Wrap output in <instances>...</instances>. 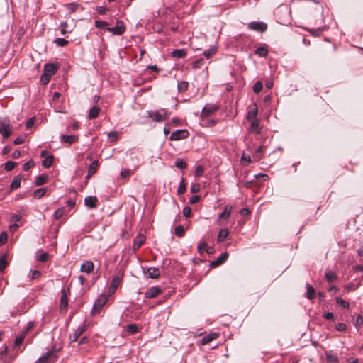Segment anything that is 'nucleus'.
Here are the masks:
<instances>
[{"mask_svg":"<svg viewBox=\"0 0 363 363\" xmlns=\"http://www.w3.org/2000/svg\"><path fill=\"white\" fill-rule=\"evenodd\" d=\"M65 211V209L64 208H60L57 209L54 213L55 219H56V220L60 219L63 216Z\"/></svg>","mask_w":363,"mask_h":363,"instance_id":"nucleus-44","label":"nucleus"},{"mask_svg":"<svg viewBox=\"0 0 363 363\" xmlns=\"http://www.w3.org/2000/svg\"><path fill=\"white\" fill-rule=\"evenodd\" d=\"M62 296L60 298V309L61 312H66L68 308V298L67 294L69 293V289H62Z\"/></svg>","mask_w":363,"mask_h":363,"instance_id":"nucleus-4","label":"nucleus"},{"mask_svg":"<svg viewBox=\"0 0 363 363\" xmlns=\"http://www.w3.org/2000/svg\"><path fill=\"white\" fill-rule=\"evenodd\" d=\"M108 138L110 139V140L111 142H115L118 139V133L116 132V131H112V132H110L108 134Z\"/></svg>","mask_w":363,"mask_h":363,"instance_id":"nucleus-53","label":"nucleus"},{"mask_svg":"<svg viewBox=\"0 0 363 363\" xmlns=\"http://www.w3.org/2000/svg\"><path fill=\"white\" fill-rule=\"evenodd\" d=\"M101 109L97 106H92V118L97 117L100 113Z\"/></svg>","mask_w":363,"mask_h":363,"instance_id":"nucleus-60","label":"nucleus"},{"mask_svg":"<svg viewBox=\"0 0 363 363\" xmlns=\"http://www.w3.org/2000/svg\"><path fill=\"white\" fill-rule=\"evenodd\" d=\"M60 27H61V33L62 35H65L67 33H69L72 32V29L70 30H68L67 29V23L66 21H63L60 23Z\"/></svg>","mask_w":363,"mask_h":363,"instance_id":"nucleus-40","label":"nucleus"},{"mask_svg":"<svg viewBox=\"0 0 363 363\" xmlns=\"http://www.w3.org/2000/svg\"><path fill=\"white\" fill-rule=\"evenodd\" d=\"M175 167H177L179 169H184L186 168V163L182 159L176 160L174 162Z\"/></svg>","mask_w":363,"mask_h":363,"instance_id":"nucleus-35","label":"nucleus"},{"mask_svg":"<svg viewBox=\"0 0 363 363\" xmlns=\"http://www.w3.org/2000/svg\"><path fill=\"white\" fill-rule=\"evenodd\" d=\"M78 4H70L67 6V9L70 13H73L79 9Z\"/></svg>","mask_w":363,"mask_h":363,"instance_id":"nucleus-59","label":"nucleus"},{"mask_svg":"<svg viewBox=\"0 0 363 363\" xmlns=\"http://www.w3.org/2000/svg\"><path fill=\"white\" fill-rule=\"evenodd\" d=\"M306 289H307V291H306V297L307 298L310 299V300H313L315 297V289L311 286L310 284H306Z\"/></svg>","mask_w":363,"mask_h":363,"instance_id":"nucleus-21","label":"nucleus"},{"mask_svg":"<svg viewBox=\"0 0 363 363\" xmlns=\"http://www.w3.org/2000/svg\"><path fill=\"white\" fill-rule=\"evenodd\" d=\"M34 327V323L33 322H29L27 324V326L26 327L25 330H23V333L26 335V334Z\"/></svg>","mask_w":363,"mask_h":363,"instance_id":"nucleus-61","label":"nucleus"},{"mask_svg":"<svg viewBox=\"0 0 363 363\" xmlns=\"http://www.w3.org/2000/svg\"><path fill=\"white\" fill-rule=\"evenodd\" d=\"M259 119L251 120V125H250L251 131H253L257 133H259L260 130L259 129Z\"/></svg>","mask_w":363,"mask_h":363,"instance_id":"nucleus-25","label":"nucleus"},{"mask_svg":"<svg viewBox=\"0 0 363 363\" xmlns=\"http://www.w3.org/2000/svg\"><path fill=\"white\" fill-rule=\"evenodd\" d=\"M148 277L152 279H157L160 277V272L158 268L150 267L147 269Z\"/></svg>","mask_w":363,"mask_h":363,"instance_id":"nucleus-16","label":"nucleus"},{"mask_svg":"<svg viewBox=\"0 0 363 363\" xmlns=\"http://www.w3.org/2000/svg\"><path fill=\"white\" fill-rule=\"evenodd\" d=\"M21 182V177H16L10 185L11 191L17 189L18 187H20Z\"/></svg>","mask_w":363,"mask_h":363,"instance_id":"nucleus-24","label":"nucleus"},{"mask_svg":"<svg viewBox=\"0 0 363 363\" xmlns=\"http://www.w3.org/2000/svg\"><path fill=\"white\" fill-rule=\"evenodd\" d=\"M336 303L339 304L340 306H342L344 308H348L350 306V303L348 301L343 300L340 297H336L335 298Z\"/></svg>","mask_w":363,"mask_h":363,"instance_id":"nucleus-36","label":"nucleus"},{"mask_svg":"<svg viewBox=\"0 0 363 363\" xmlns=\"http://www.w3.org/2000/svg\"><path fill=\"white\" fill-rule=\"evenodd\" d=\"M216 47L211 46L208 50L204 52L203 55L207 59H210L216 52Z\"/></svg>","mask_w":363,"mask_h":363,"instance_id":"nucleus-33","label":"nucleus"},{"mask_svg":"<svg viewBox=\"0 0 363 363\" xmlns=\"http://www.w3.org/2000/svg\"><path fill=\"white\" fill-rule=\"evenodd\" d=\"M231 209H232L231 206H225L223 211L219 214L218 218L219 219H222V218L228 219L230 216Z\"/></svg>","mask_w":363,"mask_h":363,"instance_id":"nucleus-23","label":"nucleus"},{"mask_svg":"<svg viewBox=\"0 0 363 363\" xmlns=\"http://www.w3.org/2000/svg\"><path fill=\"white\" fill-rule=\"evenodd\" d=\"M80 269L82 272H86L87 274H90L91 273V262L87 261L86 263L83 264L81 266Z\"/></svg>","mask_w":363,"mask_h":363,"instance_id":"nucleus-37","label":"nucleus"},{"mask_svg":"<svg viewBox=\"0 0 363 363\" xmlns=\"http://www.w3.org/2000/svg\"><path fill=\"white\" fill-rule=\"evenodd\" d=\"M207 244L204 241H200L198 246H197V250L199 254H202L206 250Z\"/></svg>","mask_w":363,"mask_h":363,"instance_id":"nucleus-38","label":"nucleus"},{"mask_svg":"<svg viewBox=\"0 0 363 363\" xmlns=\"http://www.w3.org/2000/svg\"><path fill=\"white\" fill-rule=\"evenodd\" d=\"M248 28L250 30L264 32L267 28V25L263 22L253 21L248 24Z\"/></svg>","mask_w":363,"mask_h":363,"instance_id":"nucleus-7","label":"nucleus"},{"mask_svg":"<svg viewBox=\"0 0 363 363\" xmlns=\"http://www.w3.org/2000/svg\"><path fill=\"white\" fill-rule=\"evenodd\" d=\"M30 272H31V276H30L31 280L38 279L41 276V272L39 270H35V269L31 270Z\"/></svg>","mask_w":363,"mask_h":363,"instance_id":"nucleus-54","label":"nucleus"},{"mask_svg":"<svg viewBox=\"0 0 363 363\" xmlns=\"http://www.w3.org/2000/svg\"><path fill=\"white\" fill-rule=\"evenodd\" d=\"M35 123V118H30L26 124V128H30Z\"/></svg>","mask_w":363,"mask_h":363,"instance_id":"nucleus-64","label":"nucleus"},{"mask_svg":"<svg viewBox=\"0 0 363 363\" xmlns=\"http://www.w3.org/2000/svg\"><path fill=\"white\" fill-rule=\"evenodd\" d=\"M255 54L260 57H266L268 55V50L264 46H260L255 50Z\"/></svg>","mask_w":363,"mask_h":363,"instance_id":"nucleus-30","label":"nucleus"},{"mask_svg":"<svg viewBox=\"0 0 363 363\" xmlns=\"http://www.w3.org/2000/svg\"><path fill=\"white\" fill-rule=\"evenodd\" d=\"M353 323L357 328L361 327L363 324V317L358 314L356 316H353Z\"/></svg>","mask_w":363,"mask_h":363,"instance_id":"nucleus-27","label":"nucleus"},{"mask_svg":"<svg viewBox=\"0 0 363 363\" xmlns=\"http://www.w3.org/2000/svg\"><path fill=\"white\" fill-rule=\"evenodd\" d=\"M325 277L326 280L330 283L335 281L337 279V274L334 272L329 269L325 271Z\"/></svg>","mask_w":363,"mask_h":363,"instance_id":"nucleus-18","label":"nucleus"},{"mask_svg":"<svg viewBox=\"0 0 363 363\" xmlns=\"http://www.w3.org/2000/svg\"><path fill=\"white\" fill-rule=\"evenodd\" d=\"M53 160H54V157L53 155H49L48 157H46L42 162V165L45 167V168H49L52 162H53Z\"/></svg>","mask_w":363,"mask_h":363,"instance_id":"nucleus-28","label":"nucleus"},{"mask_svg":"<svg viewBox=\"0 0 363 363\" xmlns=\"http://www.w3.org/2000/svg\"><path fill=\"white\" fill-rule=\"evenodd\" d=\"M6 255L4 254L0 257V272H3L7 267Z\"/></svg>","mask_w":363,"mask_h":363,"instance_id":"nucleus-34","label":"nucleus"},{"mask_svg":"<svg viewBox=\"0 0 363 363\" xmlns=\"http://www.w3.org/2000/svg\"><path fill=\"white\" fill-rule=\"evenodd\" d=\"M228 257V253L224 252L220 255V256L217 258V259L212 262L213 265H219L223 264Z\"/></svg>","mask_w":363,"mask_h":363,"instance_id":"nucleus-19","label":"nucleus"},{"mask_svg":"<svg viewBox=\"0 0 363 363\" xmlns=\"http://www.w3.org/2000/svg\"><path fill=\"white\" fill-rule=\"evenodd\" d=\"M84 331V328L79 327L77 330H74V332L69 335V340L72 342H76L77 339L81 335H82L83 332Z\"/></svg>","mask_w":363,"mask_h":363,"instance_id":"nucleus-13","label":"nucleus"},{"mask_svg":"<svg viewBox=\"0 0 363 363\" xmlns=\"http://www.w3.org/2000/svg\"><path fill=\"white\" fill-rule=\"evenodd\" d=\"M189 84L187 82L182 81L178 83L177 89L179 92H184L187 90Z\"/></svg>","mask_w":363,"mask_h":363,"instance_id":"nucleus-32","label":"nucleus"},{"mask_svg":"<svg viewBox=\"0 0 363 363\" xmlns=\"http://www.w3.org/2000/svg\"><path fill=\"white\" fill-rule=\"evenodd\" d=\"M48 254L43 253L38 257L37 259L40 262H46L48 260Z\"/></svg>","mask_w":363,"mask_h":363,"instance_id":"nucleus-62","label":"nucleus"},{"mask_svg":"<svg viewBox=\"0 0 363 363\" xmlns=\"http://www.w3.org/2000/svg\"><path fill=\"white\" fill-rule=\"evenodd\" d=\"M78 138L77 135H62L61 136V140L62 142L68 143V144H72L75 143L77 140Z\"/></svg>","mask_w":363,"mask_h":363,"instance_id":"nucleus-15","label":"nucleus"},{"mask_svg":"<svg viewBox=\"0 0 363 363\" xmlns=\"http://www.w3.org/2000/svg\"><path fill=\"white\" fill-rule=\"evenodd\" d=\"M145 238L144 236L138 235L134 239L133 249L138 250L145 242Z\"/></svg>","mask_w":363,"mask_h":363,"instance_id":"nucleus-17","label":"nucleus"},{"mask_svg":"<svg viewBox=\"0 0 363 363\" xmlns=\"http://www.w3.org/2000/svg\"><path fill=\"white\" fill-rule=\"evenodd\" d=\"M8 235L6 232L4 231L0 234V245H4L7 242Z\"/></svg>","mask_w":363,"mask_h":363,"instance_id":"nucleus-48","label":"nucleus"},{"mask_svg":"<svg viewBox=\"0 0 363 363\" xmlns=\"http://www.w3.org/2000/svg\"><path fill=\"white\" fill-rule=\"evenodd\" d=\"M218 109V106L215 104H207L203 108L201 115L203 116H208L216 112Z\"/></svg>","mask_w":363,"mask_h":363,"instance_id":"nucleus-9","label":"nucleus"},{"mask_svg":"<svg viewBox=\"0 0 363 363\" xmlns=\"http://www.w3.org/2000/svg\"><path fill=\"white\" fill-rule=\"evenodd\" d=\"M57 66L55 64H46L44 66V73L52 77L57 70Z\"/></svg>","mask_w":363,"mask_h":363,"instance_id":"nucleus-11","label":"nucleus"},{"mask_svg":"<svg viewBox=\"0 0 363 363\" xmlns=\"http://www.w3.org/2000/svg\"><path fill=\"white\" fill-rule=\"evenodd\" d=\"M52 77L43 72L40 77V81L43 84H47Z\"/></svg>","mask_w":363,"mask_h":363,"instance_id":"nucleus-49","label":"nucleus"},{"mask_svg":"<svg viewBox=\"0 0 363 363\" xmlns=\"http://www.w3.org/2000/svg\"><path fill=\"white\" fill-rule=\"evenodd\" d=\"M325 358L328 363H337L339 359L336 354L329 352H325Z\"/></svg>","mask_w":363,"mask_h":363,"instance_id":"nucleus-22","label":"nucleus"},{"mask_svg":"<svg viewBox=\"0 0 363 363\" xmlns=\"http://www.w3.org/2000/svg\"><path fill=\"white\" fill-rule=\"evenodd\" d=\"M174 233L178 237H182L184 234V228L182 225H178L174 228Z\"/></svg>","mask_w":363,"mask_h":363,"instance_id":"nucleus-39","label":"nucleus"},{"mask_svg":"<svg viewBox=\"0 0 363 363\" xmlns=\"http://www.w3.org/2000/svg\"><path fill=\"white\" fill-rule=\"evenodd\" d=\"M262 83L260 81H257L253 85V91L256 94L260 92L262 89Z\"/></svg>","mask_w":363,"mask_h":363,"instance_id":"nucleus-43","label":"nucleus"},{"mask_svg":"<svg viewBox=\"0 0 363 363\" xmlns=\"http://www.w3.org/2000/svg\"><path fill=\"white\" fill-rule=\"evenodd\" d=\"M218 337V334L216 333H210L207 335H205L201 339V343L202 345H207L211 341L216 340Z\"/></svg>","mask_w":363,"mask_h":363,"instance_id":"nucleus-14","label":"nucleus"},{"mask_svg":"<svg viewBox=\"0 0 363 363\" xmlns=\"http://www.w3.org/2000/svg\"><path fill=\"white\" fill-rule=\"evenodd\" d=\"M191 213V208L190 207L186 206L184 208V209H183L184 216H185L186 218H189V217H190Z\"/></svg>","mask_w":363,"mask_h":363,"instance_id":"nucleus-58","label":"nucleus"},{"mask_svg":"<svg viewBox=\"0 0 363 363\" xmlns=\"http://www.w3.org/2000/svg\"><path fill=\"white\" fill-rule=\"evenodd\" d=\"M108 300V294H100L92 306V315L99 313L101 311L102 308L107 303Z\"/></svg>","mask_w":363,"mask_h":363,"instance_id":"nucleus-2","label":"nucleus"},{"mask_svg":"<svg viewBox=\"0 0 363 363\" xmlns=\"http://www.w3.org/2000/svg\"><path fill=\"white\" fill-rule=\"evenodd\" d=\"M45 192H46L45 188H40V189L35 190L33 192V196L35 199H40L45 195Z\"/></svg>","mask_w":363,"mask_h":363,"instance_id":"nucleus-31","label":"nucleus"},{"mask_svg":"<svg viewBox=\"0 0 363 363\" xmlns=\"http://www.w3.org/2000/svg\"><path fill=\"white\" fill-rule=\"evenodd\" d=\"M16 163L13 161H8L4 164V169L11 171L16 167Z\"/></svg>","mask_w":363,"mask_h":363,"instance_id":"nucleus-42","label":"nucleus"},{"mask_svg":"<svg viewBox=\"0 0 363 363\" xmlns=\"http://www.w3.org/2000/svg\"><path fill=\"white\" fill-rule=\"evenodd\" d=\"M188 135L189 133L186 130H177L171 134L169 139L171 140H179L187 138Z\"/></svg>","mask_w":363,"mask_h":363,"instance_id":"nucleus-8","label":"nucleus"},{"mask_svg":"<svg viewBox=\"0 0 363 363\" xmlns=\"http://www.w3.org/2000/svg\"><path fill=\"white\" fill-rule=\"evenodd\" d=\"M35 165V162L33 160H30L23 164V169L24 171H28Z\"/></svg>","mask_w":363,"mask_h":363,"instance_id":"nucleus-55","label":"nucleus"},{"mask_svg":"<svg viewBox=\"0 0 363 363\" xmlns=\"http://www.w3.org/2000/svg\"><path fill=\"white\" fill-rule=\"evenodd\" d=\"M25 337L26 335H24L23 333L21 335L16 337L14 341L15 346H19L20 345H21L24 340Z\"/></svg>","mask_w":363,"mask_h":363,"instance_id":"nucleus-46","label":"nucleus"},{"mask_svg":"<svg viewBox=\"0 0 363 363\" xmlns=\"http://www.w3.org/2000/svg\"><path fill=\"white\" fill-rule=\"evenodd\" d=\"M48 176L46 174H41L38 176L35 179V184L36 186H42L47 183Z\"/></svg>","mask_w":363,"mask_h":363,"instance_id":"nucleus-20","label":"nucleus"},{"mask_svg":"<svg viewBox=\"0 0 363 363\" xmlns=\"http://www.w3.org/2000/svg\"><path fill=\"white\" fill-rule=\"evenodd\" d=\"M120 174L122 178H128L132 174V172L130 169H124L121 171Z\"/></svg>","mask_w":363,"mask_h":363,"instance_id":"nucleus-50","label":"nucleus"},{"mask_svg":"<svg viewBox=\"0 0 363 363\" xmlns=\"http://www.w3.org/2000/svg\"><path fill=\"white\" fill-rule=\"evenodd\" d=\"M107 30L113 33L114 35H121L125 30V27L122 21H118L114 27L107 28Z\"/></svg>","mask_w":363,"mask_h":363,"instance_id":"nucleus-6","label":"nucleus"},{"mask_svg":"<svg viewBox=\"0 0 363 363\" xmlns=\"http://www.w3.org/2000/svg\"><path fill=\"white\" fill-rule=\"evenodd\" d=\"M228 235V230L226 229H221L219 232H218V242H222L225 240V239L227 238Z\"/></svg>","mask_w":363,"mask_h":363,"instance_id":"nucleus-29","label":"nucleus"},{"mask_svg":"<svg viewBox=\"0 0 363 363\" xmlns=\"http://www.w3.org/2000/svg\"><path fill=\"white\" fill-rule=\"evenodd\" d=\"M95 26L99 28H103V29H106L107 30V26H108V23L106 21H95Z\"/></svg>","mask_w":363,"mask_h":363,"instance_id":"nucleus-47","label":"nucleus"},{"mask_svg":"<svg viewBox=\"0 0 363 363\" xmlns=\"http://www.w3.org/2000/svg\"><path fill=\"white\" fill-rule=\"evenodd\" d=\"M203 173V167L202 166H198L195 171V174L197 177H200Z\"/></svg>","mask_w":363,"mask_h":363,"instance_id":"nucleus-63","label":"nucleus"},{"mask_svg":"<svg viewBox=\"0 0 363 363\" xmlns=\"http://www.w3.org/2000/svg\"><path fill=\"white\" fill-rule=\"evenodd\" d=\"M257 113H258L257 105L256 104H254L253 108H250L247 112V120L251 121V120L257 119Z\"/></svg>","mask_w":363,"mask_h":363,"instance_id":"nucleus-12","label":"nucleus"},{"mask_svg":"<svg viewBox=\"0 0 363 363\" xmlns=\"http://www.w3.org/2000/svg\"><path fill=\"white\" fill-rule=\"evenodd\" d=\"M190 191L192 194L199 192L200 191V184L198 183L192 184L191 186Z\"/></svg>","mask_w":363,"mask_h":363,"instance_id":"nucleus-51","label":"nucleus"},{"mask_svg":"<svg viewBox=\"0 0 363 363\" xmlns=\"http://www.w3.org/2000/svg\"><path fill=\"white\" fill-rule=\"evenodd\" d=\"M127 331L132 334H134V333H137L138 327L135 324H130L128 325Z\"/></svg>","mask_w":363,"mask_h":363,"instance_id":"nucleus-52","label":"nucleus"},{"mask_svg":"<svg viewBox=\"0 0 363 363\" xmlns=\"http://www.w3.org/2000/svg\"><path fill=\"white\" fill-rule=\"evenodd\" d=\"M172 56L175 58H181L186 56V52L183 49H176L172 52Z\"/></svg>","mask_w":363,"mask_h":363,"instance_id":"nucleus-26","label":"nucleus"},{"mask_svg":"<svg viewBox=\"0 0 363 363\" xmlns=\"http://www.w3.org/2000/svg\"><path fill=\"white\" fill-rule=\"evenodd\" d=\"M55 43L61 47L65 46L68 43V40L65 38H58L55 40Z\"/></svg>","mask_w":363,"mask_h":363,"instance_id":"nucleus-45","label":"nucleus"},{"mask_svg":"<svg viewBox=\"0 0 363 363\" xmlns=\"http://www.w3.org/2000/svg\"><path fill=\"white\" fill-rule=\"evenodd\" d=\"M170 112L166 108L150 110L147 111V116L155 122L161 123L165 121L169 116Z\"/></svg>","mask_w":363,"mask_h":363,"instance_id":"nucleus-1","label":"nucleus"},{"mask_svg":"<svg viewBox=\"0 0 363 363\" xmlns=\"http://www.w3.org/2000/svg\"><path fill=\"white\" fill-rule=\"evenodd\" d=\"M323 317L328 320H334L335 315L332 312L325 313Z\"/></svg>","mask_w":363,"mask_h":363,"instance_id":"nucleus-57","label":"nucleus"},{"mask_svg":"<svg viewBox=\"0 0 363 363\" xmlns=\"http://www.w3.org/2000/svg\"><path fill=\"white\" fill-rule=\"evenodd\" d=\"M186 191V186H185V183H184V178L182 179V181L179 184V188L177 189V193L178 194H184Z\"/></svg>","mask_w":363,"mask_h":363,"instance_id":"nucleus-41","label":"nucleus"},{"mask_svg":"<svg viewBox=\"0 0 363 363\" xmlns=\"http://www.w3.org/2000/svg\"><path fill=\"white\" fill-rule=\"evenodd\" d=\"M13 130L10 124L0 121V133L4 139L8 138L12 134Z\"/></svg>","mask_w":363,"mask_h":363,"instance_id":"nucleus-5","label":"nucleus"},{"mask_svg":"<svg viewBox=\"0 0 363 363\" xmlns=\"http://www.w3.org/2000/svg\"><path fill=\"white\" fill-rule=\"evenodd\" d=\"M58 358L57 351H48L40 357L35 363H55Z\"/></svg>","mask_w":363,"mask_h":363,"instance_id":"nucleus-3","label":"nucleus"},{"mask_svg":"<svg viewBox=\"0 0 363 363\" xmlns=\"http://www.w3.org/2000/svg\"><path fill=\"white\" fill-rule=\"evenodd\" d=\"M162 292V290L157 286H152L148 289L145 293V296L147 298H152L156 297L159 294Z\"/></svg>","mask_w":363,"mask_h":363,"instance_id":"nucleus-10","label":"nucleus"},{"mask_svg":"<svg viewBox=\"0 0 363 363\" xmlns=\"http://www.w3.org/2000/svg\"><path fill=\"white\" fill-rule=\"evenodd\" d=\"M336 328V330L340 331V332H345L347 329V326L345 323H339L336 325L335 326Z\"/></svg>","mask_w":363,"mask_h":363,"instance_id":"nucleus-56","label":"nucleus"}]
</instances>
